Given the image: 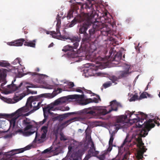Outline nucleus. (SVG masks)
I'll return each mask as SVG.
<instances>
[{"label":"nucleus","mask_w":160,"mask_h":160,"mask_svg":"<svg viewBox=\"0 0 160 160\" xmlns=\"http://www.w3.org/2000/svg\"><path fill=\"white\" fill-rule=\"evenodd\" d=\"M60 139L61 141H66L68 140L67 138L64 135L63 133H60Z\"/></svg>","instance_id":"44"},{"label":"nucleus","mask_w":160,"mask_h":160,"mask_svg":"<svg viewBox=\"0 0 160 160\" xmlns=\"http://www.w3.org/2000/svg\"><path fill=\"white\" fill-rule=\"evenodd\" d=\"M35 132V131H27L25 132V134L27 136L30 135L33 133H34Z\"/></svg>","instance_id":"49"},{"label":"nucleus","mask_w":160,"mask_h":160,"mask_svg":"<svg viewBox=\"0 0 160 160\" xmlns=\"http://www.w3.org/2000/svg\"><path fill=\"white\" fill-rule=\"evenodd\" d=\"M44 96V94H42L37 97H30L27 99L26 106L18 109L17 110V112H27L32 107L33 109L31 110V112H34L40 108L41 102L38 101V100L40 98L43 97Z\"/></svg>","instance_id":"4"},{"label":"nucleus","mask_w":160,"mask_h":160,"mask_svg":"<svg viewBox=\"0 0 160 160\" xmlns=\"http://www.w3.org/2000/svg\"><path fill=\"white\" fill-rule=\"evenodd\" d=\"M90 66H92L93 67L92 68L93 70H95V65L93 63H89Z\"/></svg>","instance_id":"57"},{"label":"nucleus","mask_w":160,"mask_h":160,"mask_svg":"<svg viewBox=\"0 0 160 160\" xmlns=\"http://www.w3.org/2000/svg\"><path fill=\"white\" fill-rule=\"evenodd\" d=\"M99 100L100 101L101 99L99 96H98V98H94L93 99L91 98L86 99L84 102V104L86 105L89 103L93 102L97 103L98 102Z\"/></svg>","instance_id":"23"},{"label":"nucleus","mask_w":160,"mask_h":160,"mask_svg":"<svg viewBox=\"0 0 160 160\" xmlns=\"http://www.w3.org/2000/svg\"><path fill=\"white\" fill-rule=\"evenodd\" d=\"M11 71V69H0V80L2 82V83L0 86L1 88L3 89L2 91L3 93L5 94L11 93L13 92L16 91L17 90H20V88L22 85L23 83L21 82L20 84L18 86L17 85L14 84V82L16 81L15 79L12 81L11 84L8 85L7 86V88L10 90H8L6 88H4L3 87V86L5 85L7 81L6 80V77L7 76V72Z\"/></svg>","instance_id":"3"},{"label":"nucleus","mask_w":160,"mask_h":160,"mask_svg":"<svg viewBox=\"0 0 160 160\" xmlns=\"http://www.w3.org/2000/svg\"><path fill=\"white\" fill-rule=\"evenodd\" d=\"M77 23L76 22V19L74 18V19L71 21V23L69 25L68 27L69 28H71L73 27L75 24Z\"/></svg>","instance_id":"41"},{"label":"nucleus","mask_w":160,"mask_h":160,"mask_svg":"<svg viewBox=\"0 0 160 160\" xmlns=\"http://www.w3.org/2000/svg\"><path fill=\"white\" fill-rule=\"evenodd\" d=\"M74 90H75V91H76L77 92H79L82 93V94H83V92L82 91H84L85 92H86L87 93H91V91L90 90H88L84 88H80V87H78L76 88H74Z\"/></svg>","instance_id":"27"},{"label":"nucleus","mask_w":160,"mask_h":160,"mask_svg":"<svg viewBox=\"0 0 160 160\" xmlns=\"http://www.w3.org/2000/svg\"><path fill=\"white\" fill-rule=\"evenodd\" d=\"M124 158L127 159L128 158V155L126 154H125L124 156Z\"/></svg>","instance_id":"59"},{"label":"nucleus","mask_w":160,"mask_h":160,"mask_svg":"<svg viewBox=\"0 0 160 160\" xmlns=\"http://www.w3.org/2000/svg\"><path fill=\"white\" fill-rule=\"evenodd\" d=\"M143 158V153L139 152H138L136 156V159L137 160H140Z\"/></svg>","instance_id":"40"},{"label":"nucleus","mask_w":160,"mask_h":160,"mask_svg":"<svg viewBox=\"0 0 160 160\" xmlns=\"http://www.w3.org/2000/svg\"><path fill=\"white\" fill-rule=\"evenodd\" d=\"M62 91V89L61 88H58L56 89L55 90L52 94L53 95V97L56 95L57 94L61 93Z\"/></svg>","instance_id":"37"},{"label":"nucleus","mask_w":160,"mask_h":160,"mask_svg":"<svg viewBox=\"0 0 160 160\" xmlns=\"http://www.w3.org/2000/svg\"><path fill=\"white\" fill-rule=\"evenodd\" d=\"M39 70H40L39 68H37L35 70V71L36 72H39Z\"/></svg>","instance_id":"61"},{"label":"nucleus","mask_w":160,"mask_h":160,"mask_svg":"<svg viewBox=\"0 0 160 160\" xmlns=\"http://www.w3.org/2000/svg\"><path fill=\"white\" fill-rule=\"evenodd\" d=\"M34 85L31 84L30 85L27 86L26 88L27 89V92L28 93H27L26 92H23L22 93L20 94L19 95L17 96V92L15 94V97H14V100H15V101L16 102H18L19 100H21L25 96L27 95L28 94V93H31L32 94H37V92L36 91H32L28 89V88L35 87H34Z\"/></svg>","instance_id":"10"},{"label":"nucleus","mask_w":160,"mask_h":160,"mask_svg":"<svg viewBox=\"0 0 160 160\" xmlns=\"http://www.w3.org/2000/svg\"><path fill=\"white\" fill-rule=\"evenodd\" d=\"M122 53L121 52H118L115 54L114 58H112V57H111L110 60L119 62L122 59Z\"/></svg>","instance_id":"21"},{"label":"nucleus","mask_w":160,"mask_h":160,"mask_svg":"<svg viewBox=\"0 0 160 160\" xmlns=\"http://www.w3.org/2000/svg\"><path fill=\"white\" fill-rule=\"evenodd\" d=\"M119 79H120L119 78V76L117 77L114 75H112L110 77V79L112 81V82L115 83V84L117 83L115 82L118 81Z\"/></svg>","instance_id":"34"},{"label":"nucleus","mask_w":160,"mask_h":160,"mask_svg":"<svg viewBox=\"0 0 160 160\" xmlns=\"http://www.w3.org/2000/svg\"><path fill=\"white\" fill-rule=\"evenodd\" d=\"M147 98V96L146 94L144 93H142L141 94L139 97V99H141L143 98Z\"/></svg>","instance_id":"53"},{"label":"nucleus","mask_w":160,"mask_h":160,"mask_svg":"<svg viewBox=\"0 0 160 160\" xmlns=\"http://www.w3.org/2000/svg\"><path fill=\"white\" fill-rule=\"evenodd\" d=\"M98 158L100 160H104L105 158V155L104 154H103L101 155Z\"/></svg>","instance_id":"52"},{"label":"nucleus","mask_w":160,"mask_h":160,"mask_svg":"<svg viewBox=\"0 0 160 160\" xmlns=\"http://www.w3.org/2000/svg\"><path fill=\"white\" fill-rule=\"evenodd\" d=\"M20 59L19 58H17L13 62V64H15L17 63H18L20 64Z\"/></svg>","instance_id":"47"},{"label":"nucleus","mask_w":160,"mask_h":160,"mask_svg":"<svg viewBox=\"0 0 160 160\" xmlns=\"http://www.w3.org/2000/svg\"><path fill=\"white\" fill-rule=\"evenodd\" d=\"M33 112H31V110L29 112H28V113H26L24 115L25 116H28V115H29L30 114H31V113H32Z\"/></svg>","instance_id":"58"},{"label":"nucleus","mask_w":160,"mask_h":160,"mask_svg":"<svg viewBox=\"0 0 160 160\" xmlns=\"http://www.w3.org/2000/svg\"><path fill=\"white\" fill-rule=\"evenodd\" d=\"M92 17L91 18H88L86 20L84 21L79 29V33L84 34L85 33H87L86 31L89 26L91 25V24H92L93 22L92 21Z\"/></svg>","instance_id":"11"},{"label":"nucleus","mask_w":160,"mask_h":160,"mask_svg":"<svg viewBox=\"0 0 160 160\" xmlns=\"http://www.w3.org/2000/svg\"><path fill=\"white\" fill-rule=\"evenodd\" d=\"M120 104L116 100H114L110 102V105L111 106L112 109L108 112L105 109L99 108L98 109V113L100 115H104L107 114L110 112L112 111H117L118 110V106H119Z\"/></svg>","instance_id":"9"},{"label":"nucleus","mask_w":160,"mask_h":160,"mask_svg":"<svg viewBox=\"0 0 160 160\" xmlns=\"http://www.w3.org/2000/svg\"><path fill=\"white\" fill-rule=\"evenodd\" d=\"M66 97H61L57 100L54 102V104L56 105H58L60 104L66 102L68 99Z\"/></svg>","instance_id":"22"},{"label":"nucleus","mask_w":160,"mask_h":160,"mask_svg":"<svg viewBox=\"0 0 160 160\" xmlns=\"http://www.w3.org/2000/svg\"><path fill=\"white\" fill-rule=\"evenodd\" d=\"M78 118L77 117H74L72 118H71L69 120H67L66 121V122L67 123H70L71 122L73 121L74 120H77L78 119Z\"/></svg>","instance_id":"46"},{"label":"nucleus","mask_w":160,"mask_h":160,"mask_svg":"<svg viewBox=\"0 0 160 160\" xmlns=\"http://www.w3.org/2000/svg\"><path fill=\"white\" fill-rule=\"evenodd\" d=\"M131 141H128L127 140V138H126L125 140H124V142H123V143H122V145H125V144H126V143L127 142H128V143L131 142Z\"/></svg>","instance_id":"55"},{"label":"nucleus","mask_w":160,"mask_h":160,"mask_svg":"<svg viewBox=\"0 0 160 160\" xmlns=\"http://www.w3.org/2000/svg\"><path fill=\"white\" fill-rule=\"evenodd\" d=\"M5 124V122L4 121L0 120V128H3Z\"/></svg>","instance_id":"51"},{"label":"nucleus","mask_w":160,"mask_h":160,"mask_svg":"<svg viewBox=\"0 0 160 160\" xmlns=\"http://www.w3.org/2000/svg\"><path fill=\"white\" fill-rule=\"evenodd\" d=\"M25 41V40L24 39L20 38L11 42L10 45L15 46H21L22 45L23 42Z\"/></svg>","instance_id":"18"},{"label":"nucleus","mask_w":160,"mask_h":160,"mask_svg":"<svg viewBox=\"0 0 160 160\" xmlns=\"http://www.w3.org/2000/svg\"><path fill=\"white\" fill-rule=\"evenodd\" d=\"M79 158V155L76 152L72 154L70 159V160H78Z\"/></svg>","instance_id":"30"},{"label":"nucleus","mask_w":160,"mask_h":160,"mask_svg":"<svg viewBox=\"0 0 160 160\" xmlns=\"http://www.w3.org/2000/svg\"><path fill=\"white\" fill-rule=\"evenodd\" d=\"M136 100H140L139 97L137 95H134L130 99V101H135Z\"/></svg>","instance_id":"42"},{"label":"nucleus","mask_w":160,"mask_h":160,"mask_svg":"<svg viewBox=\"0 0 160 160\" xmlns=\"http://www.w3.org/2000/svg\"><path fill=\"white\" fill-rule=\"evenodd\" d=\"M68 97L71 99H82L84 98V94H82L81 95L74 94L69 96Z\"/></svg>","instance_id":"28"},{"label":"nucleus","mask_w":160,"mask_h":160,"mask_svg":"<svg viewBox=\"0 0 160 160\" xmlns=\"http://www.w3.org/2000/svg\"><path fill=\"white\" fill-rule=\"evenodd\" d=\"M32 147V145H28L24 148L13 150H12L13 152V154L23 152L25 151L31 149Z\"/></svg>","instance_id":"16"},{"label":"nucleus","mask_w":160,"mask_h":160,"mask_svg":"<svg viewBox=\"0 0 160 160\" xmlns=\"http://www.w3.org/2000/svg\"><path fill=\"white\" fill-rule=\"evenodd\" d=\"M57 37L56 38H61L62 40H65L69 39L71 42L74 43L73 46H71L67 45L64 47L62 51L65 52L68 51L67 55L68 57L70 58H74L78 57H81L80 53L81 52L80 49L77 50V52L74 50L77 49L79 46V42L80 41V38L78 36H73L71 37H69L68 35H62L60 31L57 32Z\"/></svg>","instance_id":"2"},{"label":"nucleus","mask_w":160,"mask_h":160,"mask_svg":"<svg viewBox=\"0 0 160 160\" xmlns=\"http://www.w3.org/2000/svg\"><path fill=\"white\" fill-rule=\"evenodd\" d=\"M68 89L67 90L68 91H74L75 90H74V88H72L74 86V84L73 82H70L68 84Z\"/></svg>","instance_id":"36"},{"label":"nucleus","mask_w":160,"mask_h":160,"mask_svg":"<svg viewBox=\"0 0 160 160\" xmlns=\"http://www.w3.org/2000/svg\"><path fill=\"white\" fill-rule=\"evenodd\" d=\"M92 38L87 33L83 34L82 42L83 43H91Z\"/></svg>","instance_id":"17"},{"label":"nucleus","mask_w":160,"mask_h":160,"mask_svg":"<svg viewBox=\"0 0 160 160\" xmlns=\"http://www.w3.org/2000/svg\"><path fill=\"white\" fill-rule=\"evenodd\" d=\"M111 16L109 13L105 11L103 12L101 14L100 16L101 22L103 23V27L100 29L101 30V33L103 36H107L109 37V40L112 42H114L115 39L112 37H110L112 35H113L112 31L109 29H107L106 27L105 26V23H110L111 22Z\"/></svg>","instance_id":"5"},{"label":"nucleus","mask_w":160,"mask_h":160,"mask_svg":"<svg viewBox=\"0 0 160 160\" xmlns=\"http://www.w3.org/2000/svg\"><path fill=\"white\" fill-rule=\"evenodd\" d=\"M76 19V22H83L85 20L84 18L81 16H79L76 17L75 18Z\"/></svg>","instance_id":"33"},{"label":"nucleus","mask_w":160,"mask_h":160,"mask_svg":"<svg viewBox=\"0 0 160 160\" xmlns=\"http://www.w3.org/2000/svg\"><path fill=\"white\" fill-rule=\"evenodd\" d=\"M135 111L132 112L128 111L126 112L125 115H122L118 117L117 119V122L114 125V129L116 130L123 128L125 123L128 122V120H133V122H136V125L137 127L141 128L142 126H144L141 131L138 133H133L132 137L131 139V141H133L135 144L137 142L138 143V146L140 147L143 144L142 137H145L148 134V132L151 129L154 128L155 125L153 122L159 126L160 123L156 120L149 119L148 120H146L143 123V121L146 120L148 117L147 115L146 114L142 112H138V114H134Z\"/></svg>","instance_id":"1"},{"label":"nucleus","mask_w":160,"mask_h":160,"mask_svg":"<svg viewBox=\"0 0 160 160\" xmlns=\"http://www.w3.org/2000/svg\"><path fill=\"white\" fill-rule=\"evenodd\" d=\"M92 18V21L93 23L92 24H91V25H92V28L89 30V34L92 38L94 37V35L96 32L100 30V29L103 27L102 22L95 21V19L94 18L93 16Z\"/></svg>","instance_id":"8"},{"label":"nucleus","mask_w":160,"mask_h":160,"mask_svg":"<svg viewBox=\"0 0 160 160\" xmlns=\"http://www.w3.org/2000/svg\"><path fill=\"white\" fill-rule=\"evenodd\" d=\"M53 45H54V44H53V43L52 42L50 45H49L48 46V47L50 48V47H52L53 46Z\"/></svg>","instance_id":"60"},{"label":"nucleus","mask_w":160,"mask_h":160,"mask_svg":"<svg viewBox=\"0 0 160 160\" xmlns=\"http://www.w3.org/2000/svg\"><path fill=\"white\" fill-rule=\"evenodd\" d=\"M95 107H91L83 110V112L86 114V116L88 118H92V116L95 113V112L92 110L95 109Z\"/></svg>","instance_id":"14"},{"label":"nucleus","mask_w":160,"mask_h":160,"mask_svg":"<svg viewBox=\"0 0 160 160\" xmlns=\"http://www.w3.org/2000/svg\"><path fill=\"white\" fill-rule=\"evenodd\" d=\"M113 53V51L112 50H110V51L109 52V56L108 57H109V58H108V59L111 57V56L112 54Z\"/></svg>","instance_id":"56"},{"label":"nucleus","mask_w":160,"mask_h":160,"mask_svg":"<svg viewBox=\"0 0 160 160\" xmlns=\"http://www.w3.org/2000/svg\"><path fill=\"white\" fill-rule=\"evenodd\" d=\"M49 123V122H48L46 125L43 126L41 127V135L40 138H37L38 132H36L35 138L33 142L35 143L38 142V143H42L45 141V139L48 132Z\"/></svg>","instance_id":"7"},{"label":"nucleus","mask_w":160,"mask_h":160,"mask_svg":"<svg viewBox=\"0 0 160 160\" xmlns=\"http://www.w3.org/2000/svg\"><path fill=\"white\" fill-rule=\"evenodd\" d=\"M22 112L21 111H19L17 112V111L15 113H12L11 115L7 114H0V117L2 116H4L7 118H10L13 117L11 120L10 121V125L9 129L7 131V132L9 129L12 128V130H13L14 128L16 120L20 116Z\"/></svg>","instance_id":"6"},{"label":"nucleus","mask_w":160,"mask_h":160,"mask_svg":"<svg viewBox=\"0 0 160 160\" xmlns=\"http://www.w3.org/2000/svg\"><path fill=\"white\" fill-rule=\"evenodd\" d=\"M109 133L110 134V138L109 141V143H110V144H111L112 143H113L115 132V131H114L111 132L109 131Z\"/></svg>","instance_id":"29"},{"label":"nucleus","mask_w":160,"mask_h":160,"mask_svg":"<svg viewBox=\"0 0 160 160\" xmlns=\"http://www.w3.org/2000/svg\"><path fill=\"white\" fill-rule=\"evenodd\" d=\"M132 142H133L134 144H137V147L139 148H140L141 149L142 151V153H143L144 152L146 151V150H147V149L144 146H143L144 144L142 145L140 147H138V142H137L136 144H135L133 141ZM143 143L144 144L143 142Z\"/></svg>","instance_id":"38"},{"label":"nucleus","mask_w":160,"mask_h":160,"mask_svg":"<svg viewBox=\"0 0 160 160\" xmlns=\"http://www.w3.org/2000/svg\"><path fill=\"white\" fill-rule=\"evenodd\" d=\"M65 109L66 110H68L69 109V108L68 107H66L65 108Z\"/></svg>","instance_id":"62"},{"label":"nucleus","mask_w":160,"mask_h":160,"mask_svg":"<svg viewBox=\"0 0 160 160\" xmlns=\"http://www.w3.org/2000/svg\"><path fill=\"white\" fill-rule=\"evenodd\" d=\"M10 64L6 61H0V66L2 67H7L10 66Z\"/></svg>","instance_id":"32"},{"label":"nucleus","mask_w":160,"mask_h":160,"mask_svg":"<svg viewBox=\"0 0 160 160\" xmlns=\"http://www.w3.org/2000/svg\"><path fill=\"white\" fill-rule=\"evenodd\" d=\"M43 115L44 117V119L42 121H41L39 122V124L40 125H42L43 124H44L46 122L48 118V117L46 116V115L45 114Z\"/></svg>","instance_id":"43"},{"label":"nucleus","mask_w":160,"mask_h":160,"mask_svg":"<svg viewBox=\"0 0 160 160\" xmlns=\"http://www.w3.org/2000/svg\"><path fill=\"white\" fill-rule=\"evenodd\" d=\"M28 73L30 75H31L32 77H33V78L34 77H36L37 79H34L35 81L36 82L39 83H41L42 82V80L38 76V75H43V74H40L35 72H28Z\"/></svg>","instance_id":"19"},{"label":"nucleus","mask_w":160,"mask_h":160,"mask_svg":"<svg viewBox=\"0 0 160 160\" xmlns=\"http://www.w3.org/2000/svg\"><path fill=\"white\" fill-rule=\"evenodd\" d=\"M46 33L47 34H50L52 36V37L56 38L57 37V31L56 32L55 31H46Z\"/></svg>","instance_id":"35"},{"label":"nucleus","mask_w":160,"mask_h":160,"mask_svg":"<svg viewBox=\"0 0 160 160\" xmlns=\"http://www.w3.org/2000/svg\"><path fill=\"white\" fill-rule=\"evenodd\" d=\"M119 78L121 79L127 77L131 73L129 72V69L125 71H121L119 72Z\"/></svg>","instance_id":"20"},{"label":"nucleus","mask_w":160,"mask_h":160,"mask_svg":"<svg viewBox=\"0 0 160 160\" xmlns=\"http://www.w3.org/2000/svg\"><path fill=\"white\" fill-rule=\"evenodd\" d=\"M84 145L81 142H79L76 141H73L68 147V152H70L72 151H76L77 149L79 148Z\"/></svg>","instance_id":"13"},{"label":"nucleus","mask_w":160,"mask_h":160,"mask_svg":"<svg viewBox=\"0 0 160 160\" xmlns=\"http://www.w3.org/2000/svg\"><path fill=\"white\" fill-rule=\"evenodd\" d=\"M109 147L107 149L108 152H110L112 149V147L115 146V145H113L112 143L110 144V143H109Z\"/></svg>","instance_id":"48"},{"label":"nucleus","mask_w":160,"mask_h":160,"mask_svg":"<svg viewBox=\"0 0 160 160\" xmlns=\"http://www.w3.org/2000/svg\"><path fill=\"white\" fill-rule=\"evenodd\" d=\"M89 45V50L90 52H93L95 51L97 49V48L93 43H88Z\"/></svg>","instance_id":"31"},{"label":"nucleus","mask_w":160,"mask_h":160,"mask_svg":"<svg viewBox=\"0 0 160 160\" xmlns=\"http://www.w3.org/2000/svg\"><path fill=\"white\" fill-rule=\"evenodd\" d=\"M61 24V20L58 19L57 20V22L56 25V29L57 32L59 31V28Z\"/></svg>","instance_id":"39"},{"label":"nucleus","mask_w":160,"mask_h":160,"mask_svg":"<svg viewBox=\"0 0 160 160\" xmlns=\"http://www.w3.org/2000/svg\"><path fill=\"white\" fill-rule=\"evenodd\" d=\"M18 132H22V130L21 129H18Z\"/></svg>","instance_id":"63"},{"label":"nucleus","mask_w":160,"mask_h":160,"mask_svg":"<svg viewBox=\"0 0 160 160\" xmlns=\"http://www.w3.org/2000/svg\"><path fill=\"white\" fill-rule=\"evenodd\" d=\"M111 85V83L108 82L104 84L103 86L105 88H106L110 86Z\"/></svg>","instance_id":"50"},{"label":"nucleus","mask_w":160,"mask_h":160,"mask_svg":"<svg viewBox=\"0 0 160 160\" xmlns=\"http://www.w3.org/2000/svg\"><path fill=\"white\" fill-rule=\"evenodd\" d=\"M73 17V12L72 11H69L67 16L68 19H70Z\"/></svg>","instance_id":"45"},{"label":"nucleus","mask_w":160,"mask_h":160,"mask_svg":"<svg viewBox=\"0 0 160 160\" xmlns=\"http://www.w3.org/2000/svg\"><path fill=\"white\" fill-rule=\"evenodd\" d=\"M23 123L25 125H27L25 128L24 130L27 131L31 129L32 127V125H28L30 123V122L28 121V119L26 118L23 121Z\"/></svg>","instance_id":"25"},{"label":"nucleus","mask_w":160,"mask_h":160,"mask_svg":"<svg viewBox=\"0 0 160 160\" xmlns=\"http://www.w3.org/2000/svg\"><path fill=\"white\" fill-rule=\"evenodd\" d=\"M53 109L52 107L48 106L46 107L43 108V115H46V116L48 117L49 114L52 115L53 114L52 112H51V110Z\"/></svg>","instance_id":"24"},{"label":"nucleus","mask_w":160,"mask_h":160,"mask_svg":"<svg viewBox=\"0 0 160 160\" xmlns=\"http://www.w3.org/2000/svg\"><path fill=\"white\" fill-rule=\"evenodd\" d=\"M36 42V40H34L32 41H31L29 42L26 41L24 42V45L32 48H35Z\"/></svg>","instance_id":"26"},{"label":"nucleus","mask_w":160,"mask_h":160,"mask_svg":"<svg viewBox=\"0 0 160 160\" xmlns=\"http://www.w3.org/2000/svg\"><path fill=\"white\" fill-rule=\"evenodd\" d=\"M99 154V152L96 150V148L93 142L92 141L91 147L88 150V154L86 156L84 160H88L92 157H96Z\"/></svg>","instance_id":"12"},{"label":"nucleus","mask_w":160,"mask_h":160,"mask_svg":"<svg viewBox=\"0 0 160 160\" xmlns=\"http://www.w3.org/2000/svg\"><path fill=\"white\" fill-rule=\"evenodd\" d=\"M51 152V149H50L49 148L43 151V153H48L50 152Z\"/></svg>","instance_id":"54"},{"label":"nucleus","mask_w":160,"mask_h":160,"mask_svg":"<svg viewBox=\"0 0 160 160\" xmlns=\"http://www.w3.org/2000/svg\"><path fill=\"white\" fill-rule=\"evenodd\" d=\"M77 112H69L67 113L61 115L59 116L53 118V121L58 120L59 121H62L63 120V119L65 118L68 116V115H70L74 114H76Z\"/></svg>","instance_id":"15"},{"label":"nucleus","mask_w":160,"mask_h":160,"mask_svg":"<svg viewBox=\"0 0 160 160\" xmlns=\"http://www.w3.org/2000/svg\"><path fill=\"white\" fill-rule=\"evenodd\" d=\"M112 160H118L116 158H113Z\"/></svg>","instance_id":"64"}]
</instances>
